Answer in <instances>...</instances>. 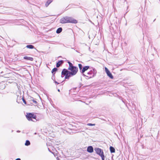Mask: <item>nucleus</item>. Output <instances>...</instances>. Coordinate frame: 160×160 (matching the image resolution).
<instances>
[{
    "mask_svg": "<svg viewBox=\"0 0 160 160\" xmlns=\"http://www.w3.org/2000/svg\"><path fill=\"white\" fill-rule=\"evenodd\" d=\"M62 30V28L60 27L58 28L56 30V32L57 34H59L61 33Z\"/></svg>",
    "mask_w": 160,
    "mask_h": 160,
    "instance_id": "2eb2a0df",
    "label": "nucleus"
},
{
    "mask_svg": "<svg viewBox=\"0 0 160 160\" xmlns=\"http://www.w3.org/2000/svg\"><path fill=\"white\" fill-rule=\"evenodd\" d=\"M48 149L49 151L50 152H51L52 153H53V152H52V151L50 150V149L49 148H48Z\"/></svg>",
    "mask_w": 160,
    "mask_h": 160,
    "instance_id": "cd10ccee",
    "label": "nucleus"
},
{
    "mask_svg": "<svg viewBox=\"0 0 160 160\" xmlns=\"http://www.w3.org/2000/svg\"><path fill=\"white\" fill-rule=\"evenodd\" d=\"M54 81V82L56 84H57V85H58L60 83L57 82V81H56L55 80H54L53 81Z\"/></svg>",
    "mask_w": 160,
    "mask_h": 160,
    "instance_id": "b1692460",
    "label": "nucleus"
},
{
    "mask_svg": "<svg viewBox=\"0 0 160 160\" xmlns=\"http://www.w3.org/2000/svg\"><path fill=\"white\" fill-rule=\"evenodd\" d=\"M156 20V18L155 19H154V20L153 21V22H154Z\"/></svg>",
    "mask_w": 160,
    "mask_h": 160,
    "instance_id": "473e14b6",
    "label": "nucleus"
},
{
    "mask_svg": "<svg viewBox=\"0 0 160 160\" xmlns=\"http://www.w3.org/2000/svg\"><path fill=\"white\" fill-rule=\"evenodd\" d=\"M126 13H127V12H126V13H125V14H124V17H125V15L126 14Z\"/></svg>",
    "mask_w": 160,
    "mask_h": 160,
    "instance_id": "72a5a7b5",
    "label": "nucleus"
},
{
    "mask_svg": "<svg viewBox=\"0 0 160 160\" xmlns=\"http://www.w3.org/2000/svg\"><path fill=\"white\" fill-rule=\"evenodd\" d=\"M15 160H21V159L20 158H17Z\"/></svg>",
    "mask_w": 160,
    "mask_h": 160,
    "instance_id": "c85d7f7f",
    "label": "nucleus"
},
{
    "mask_svg": "<svg viewBox=\"0 0 160 160\" xmlns=\"http://www.w3.org/2000/svg\"><path fill=\"white\" fill-rule=\"evenodd\" d=\"M55 74H52V79L53 81L55 80Z\"/></svg>",
    "mask_w": 160,
    "mask_h": 160,
    "instance_id": "412c9836",
    "label": "nucleus"
},
{
    "mask_svg": "<svg viewBox=\"0 0 160 160\" xmlns=\"http://www.w3.org/2000/svg\"><path fill=\"white\" fill-rule=\"evenodd\" d=\"M58 92H60V90L59 89H58Z\"/></svg>",
    "mask_w": 160,
    "mask_h": 160,
    "instance_id": "7c9ffc66",
    "label": "nucleus"
},
{
    "mask_svg": "<svg viewBox=\"0 0 160 160\" xmlns=\"http://www.w3.org/2000/svg\"><path fill=\"white\" fill-rule=\"evenodd\" d=\"M100 157L101 158L102 160H105V156L104 155L102 156H101Z\"/></svg>",
    "mask_w": 160,
    "mask_h": 160,
    "instance_id": "5701e85b",
    "label": "nucleus"
},
{
    "mask_svg": "<svg viewBox=\"0 0 160 160\" xmlns=\"http://www.w3.org/2000/svg\"><path fill=\"white\" fill-rule=\"evenodd\" d=\"M132 108L133 110H134V109H135L136 106L134 104H132Z\"/></svg>",
    "mask_w": 160,
    "mask_h": 160,
    "instance_id": "aec40b11",
    "label": "nucleus"
},
{
    "mask_svg": "<svg viewBox=\"0 0 160 160\" xmlns=\"http://www.w3.org/2000/svg\"><path fill=\"white\" fill-rule=\"evenodd\" d=\"M26 48L30 49H36L35 48L34 46L33 45L31 44L27 45L26 46Z\"/></svg>",
    "mask_w": 160,
    "mask_h": 160,
    "instance_id": "f8f14e48",
    "label": "nucleus"
},
{
    "mask_svg": "<svg viewBox=\"0 0 160 160\" xmlns=\"http://www.w3.org/2000/svg\"><path fill=\"white\" fill-rule=\"evenodd\" d=\"M64 61L63 60H59L56 62V66L57 68L59 67L64 63Z\"/></svg>",
    "mask_w": 160,
    "mask_h": 160,
    "instance_id": "1a4fd4ad",
    "label": "nucleus"
},
{
    "mask_svg": "<svg viewBox=\"0 0 160 160\" xmlns=\"http://www.w3.org/2000/svg\"><path fill=\"white\" fill-rule=\"evenodd\" d=\"M160 77V75L159 74H157L156 75V77L157 78H158V77Z\"/></svg>",
    "mask_w": 160,
    "mask_h": 160,
    "instance_id": "393cba45",
    "label": "nucleus"
},
{
    "mask_svg": "<svg viewBox=\"0 0 160 160\" xmlns=\"http://www.w3.org/2000/svg\"><path fill=\"white\" fill-rule=\"evenodd\" d=\"M66 61L67 63H68L69 66L68 70L71 69V68L75 67V66H74L73 64L69 61L67 60Z\"/></svg>",
    "mask_w": 160,
    "mask_h": 160,
    "instance_id": "9d476101",
    "label": "nucleus"
},
{
    "mask_svg": "<svg viewBox=\"0 0 160 160\" xmlns=\"http://www.w3.org/2000/svg\"><path fill=\"white\" fill-rule=\"evenodd\" d=\"M17 132H21V131L19 130H18L17 131Z\"/></svg>",
    "mask_w": 160,
    "mask_h": 160,
    "instance_id": "c756f323",
    "label": "nucleus"
},
{
    "mask_svg": "<svg viewBox=\"0 0 160 160\" xmlns=\"http://www.w3.org/2000/svg\"><path fill=\"white\" fill-rule=\"evenodd\" d=\"M113 160H114L113 159Z\"/></svg>",
    "mask_w": 160,
    "mask_h": 160,
    "instance_id": "4c0bfd02",
    "label": "nucleus"
},
{
    "mask_svg": "<svg viewBox=\"0 0 160 160\" xmlns=\"http://www.w3.org/2000/svg\"><path fill=\"white\" fill-rule=\"evenodd\" d=\"M78 66L80 70V72L83 76H86V75L84 74L85 72L89 69L90 68V67L89 66H86L83 67L81 64H78Z\"/></svg>",
    "mask_w": 160,
    "mask_h": 160,
    "instance_id": "20e7f679",
    "label": "nucleus"
},
{
    "mask_svg": "<svg viewBox=\"0 0 160 160\" xmlns=\"http://www.w3.org/2000/svg\"><path fill=\"white\" fill-rule=\"evenodd\" d=\"M30 145V142L28 140H27L25 143V145L26 146H28Z\"/></svg>",
    "mask_w": 160,
    "mask_h": 160,
    "instance_id": "f3484780",
    "label": "nucleus"
},
{
    "mask_svg": "<svg viewBox=\"0 0 160 160\" xmlns=\"http://www.w3.org/2000/svg\"><path fill=\"white\" fill-rule=\"evenodd\" d=\"M58 69L57 68H54L52 71V74H55L56 72L58 71Z\"/></svg>",
    "mask_w": 160,
    "mask_h": 160,
    "instance_id": "4468645a",
    "label": "nucleus"
},
{
    "mask_svg": "<svg viewBox=\"0 0 160 160\" xmlns=\"http://www.w3.org/2000/svg\"><path fill=\"white\" fill-rule=\"evenodd\" d=\"M22 100L23 102L25 104H26V103H27L26 101L24 99V98H22Z\"/></svg>",
    "mask_w": 160,
    "mask_h": 160,
    "instance_id": "4be33fe9",
    "label": "nucleus"
},
{
    "mask_svg": "<svg viewBox=\"0 0 160 160\" xmlns=\"http://www.w3.org/2000/svg\"><path fill=\"white\" fill-rule=\"evenodd\" d=\"M92 69L90 70L87 73V75L86 76H84L87 79H88L90 78H93L96 75L97 71L94 68L92 67Z\"/></svg>",
    "mask_w": 160,
    "mask_h": 160,
    "instance_id": "7ed1b4c3",
    "label": "nucleus"
},
{
    "mask_svg": "<svg viewBox=\"0 0 160 160\" xmlns=\"http://www.w3.org/2000/svg\"><path fill=\"white\" fill-rule=\"evenodd\" d=\"M60 22L62 23H69L76 24L78 22V21L72 17L66 16L60 19Z\"/></svg>",
    "mask_w": 160,
    "mask_h": 160,
    "instance_id": "f03ea898",
    "label": "nucleus"
},
{
    "mask_svg": "<svg viewBox=\"0 0 160 160\" xmlns=\"http://www.w3.org/2000/svg\"><path fill=\"white\" fill-rule=\"evenodd\" d=\"M58 57L59 58H62V56H59Z\"/></svg>",
    "mask_w": 160,
    "mask_h": 160,
    "instance_id": "f704fd0d",
    "label": "nucleus"
},
{
    "mask_svg": "<svg viewBox=\"0 0 160 160\" xmlns=\"http://www.w3.org/2000/svg\"><path fill=\"white\" fill-rule=\"evenodd\" d=\"M23 59L25 60H29L30 61H33V58L31 57H29L28 56H24L23 57Z\"/></svg>",
    "mask_w": 160,
    "mask_h": 160,
    "instance_id": "9b49d317",
    "label": "nucleus"
},
{
    "mask_svg": "<svg viewBox=\"0 0 160 160\" xmlns=\"http://www.w3.org/2000/svg\"><path fill=\"white\" fill-rule=\"evenodd\" d=\"M52 2V0H48L47 1L46 4L45 6L46 7H48L49 5Z\"/></svg>",
    "mask_w": 160,
    "mask_h": 160,
    "instance_id": "dca6fc26",
    "label": "nucleus"
},
{
    "mask_svg": "<svg viewBox=\"0 0 160 160\" xmlns=\"http://www.w3.org/2000/svg\"><path fill=\"white\" fill-rule=\"evenodd\" d=\"M26 116L28 121H31L33 122H36L37 121L36 119L37 116L33 113H27Z\"/></svg>",
    "mask_w": 160,
    "mask_h": 160,
    "instance_id": "39448f33",
    "label": "nucleus"
},
{
    "mask_svg": "<svg viewBox=\"0 0 160 160\" xmlns=\"http://www.w3.org/2000/svg\"><path fill=\"white\" fill-rule=\"evenodd\" d=\"M78 71V68L76 66L69 70L64 68L62 72L61 77L63 78L65 76V79L68 80L70 77L75 75Z\"/></svg>",
    "mask_w": 160,
    "mask_h": 160,
    "instance_id": "f257e3e1",
    "label": "nucleus"
},
{
    "mask_svg": "<svg viewBox=\"0 0 160 160\" xmlns=\"http://www.w3.org/2000/svg\"><path fill=\"white\" fill-rule=\"evenodd\" d=\"M48 149L49 151L50 152H51L52 153H53V152H52V151L50 150V149L49 148H48Z\"/></svg>",
    "mask_w": 160,
    "mask_h": 160,
    "instance_id": "bb28decb",
    "label": "nucleus"
},
{
    "mask_svg": "<svg viewBox=\"0 0 160 160\" xmlns=\"http://www.w3.org/2000/svg\"><path fill=\"white\" fill-rule=\"evenodd\" d=\"M87 125L89 126H94L95 125V124H92L91 123H88L87 124Z\"/></svg>",
    "mask_w": 160,
    "mask_h": 160,
    "instance_id": "6ab92c4d",
    "label": "nucleus"
},
{
    "mask_svg": "<svg viewBox=\"0 0 160 160\" xmlns=\"http://www.w3.org/2000/svg\"><path fill=\"white\" fill-rule=\"evenodd\" d=\"M93 148L92 146H89L87 148V151L89 153H92L93 152Z\"/></svg>",
    "mask_w": 160,
    "mask_h": 160,
    "instance_id": "6e6552de",
    "label": "nucleus"
},
{
    "mask_svg": "<svg viewBox=\"0 0 160 160\" xmlns=\"http://www.w3.org/2000/svg\"><path fill=\"white\" fill-rule=\"evenodd\" d=\"M31 100L34 103H35L36 104L38 103L37 101L33 98H32V99H31Z\"/></svg>",
    "mask_w": 160,
    "mask_h": 160,
    "instance_id": "a211bd4d",
    "label": "nucleus"
},
{
    "mask_svg": "<svg viewBox=\"0 0 160 160\" xmlns=\"http://www.w3.org/2000/svg\"><path fill=\"white\" fill-rule=\"evenodd\" d=\"M105 71L107 76L111 79L113 78V76L108 69L106 67H105Z\"/></svg>",
    "mask_w": 160,
    "mask_h": 160,
    "instance_id": "0eeeda50",
    "label": "nucleus"
},
{
    "mask_svg": "<svg viewBox=\"0 0 160 160\" xmlns=\"http://www.w3.org/2000/svg\"><path fill=\"white\" fill-rule=\"evenodd\" d=\"M109 149L111 153L115 152V149L113 147L110 146L109 148Z\"/></svg>",
    "mask_w": 160,
    "mask_h": 160,
    "instance_id": "ddd939ff",
    "label": "nucleus"
},
{
    "mask_svg": "<svg viewBox=\"0 0 160 160\" xmlns=\"http://www.w3.org/2000/svg\"><path fill=\"white\" fill-rule=\"evenodd\" d=\"M96 153L101 157L104 155L103 150L99 148H96L94 149Z\"/></svg>",
    "mask_w": 160,
    "mask_h": 160,
    "instance_id": "423d86ee",
    "label": "nucleus"
},
{
    "mask_svg": "<svg viewBox=\"0 0 160 160\" xmlns=\"http://www.w3.org/2000/svg\"><path fill=\"white\" fill-rule=\"evenodd\" d=\"M63 82V81L61 83H62V82Z\"/></svg>",
    "mask_w": 160,
    "mask_h": 160,
    "instance_id": "e433bc0d",
    "label": "nucleus"
},
{
    "mask_svg": "<svg viewBox=\"0 0 160 160\" xmlns=\"http://www.w3.org/2000/svg\"><path fill=\"white\" fill-rule=\"evenodd\" d=\"M127 23H126V25H127Z\"/></svg>",
    "mask_w": 160,
    "mask_h": 160,
    "instance_id": "c9c22d12",
    "label": "nucleus"
},
{
    "mask_svg": "<svg viewBox=\"0 0 160 160\" xmlns=\"http://www.w3.org/2000/svg\"><path fill=\"white\" fill-rule=\"evenodd\" d=\"M74 50H75L76 52H78V51L77 50H76V49H74Z\"/></svg>",
    "mask_w": 160,
    "mask_h": 160,
    "instance_id": "2f4dec72",
    "label": "nucleus"
},
{
    "mask_svg": "<svg viewBox=\"0 0 160 160\" xmlns=\"http://www.w3.org/2000/svg\"><path fill=\"white\" fill-rule=\"evenodd\" d=\"M155 84L156 85H157V84H158V82L156 81V78H155Z\"/></svg>",
    "mask_w": 160,
    "mask_h": 160,
    "instance_id": "a878e982",
    "label": "nucleus"
}]
</instances>
